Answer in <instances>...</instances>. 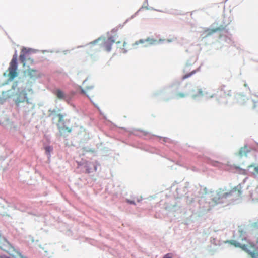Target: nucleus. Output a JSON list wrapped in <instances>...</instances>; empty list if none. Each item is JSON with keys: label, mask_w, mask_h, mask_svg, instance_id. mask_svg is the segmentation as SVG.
<instances>
[{"label": "nucleus", "mask_w": 258, "mask_h": 258, "mask_svg": "<svg viewBox=\"0 0 258 258\" xmlns=\"http://www.w3.org/2000/svg\"><path fill=\"white\" fill-rule=\"evenodd\" d=\"M60 111V109L58 110L53 109H49L48 111L49 116H54L56 115L58 118V123L57 124V126L59 130V132L61 134H63L65 133H70L72 132V127L67 126L64 125V119L63 118L66 116V114H63L61 113H57L58 112Z\"/></svg>", "instance_id": "1"}, {"label": "nucleus", "mask_w": 258, "mask_h": 258, "mask_svg": "<svg viewBox=\"0 0 258 258\" xmlns=\"http://www.w3.org/2000/svg\"><path fill=\"white\" fill-rule=\"evenodd\" d=\"M228 198V192L220 188L213 193L211 200L215 204L223 203L224 200Z\"/></svg>", "instance_id": "2"}, {"label": "nucleus", "mask_w": 258, "mask_h": 258, "mask_svg": "<svg viewBox=\"0 0 258 258\" xmlns=\"http://www.w3.org/2000/svg\"><path fill=\"white\" fill-rule=\"evenodd\" d=\"M17 55L15 54L13 56L11 60L9 67L8 68V71L9 72L8 76L10 80H13L18 75L17 73Z\"/></svg>", "instance_id": "3"}, {"label": "nucleus", "mask_w": 258, "mask_h": 258, "mask_svg": "<svg viewBox=\"0 0 258 258\" xmlns=\"http://www.w3.org/2000/svg\"><path fill=\"white\" fill-rule=\"evenodd\" d=\"M227 192L228 198L232 197L233 199H238L241 196L242 186L241 184H238Z\"/></svg>", "instance_id": "4"}, {"label": "nucleus", "mask_w": 258, "mask_h": 258, "mask_svg": "<svg viewBox=\"0 0 258 258\" xmlns=\"http://www.w3.org/2000/svg\"><path fill=\"white\" fill-rule=\"evenodd\" d=\"M88 80L86 79L84 81L83 85L84 86V88H82L81 89V92L82 94L86 95L88 97H93L94 96V87L93 85L87 86Z\"/></svg>", "instance_id": "5"}, {"label": "nucleus", "mask_w": 258, "mask_h": 258, "mask_svg": "<svg viewBox=\"0 0 258 258\" xmlns=\"http://www.w3.org/2000/svg\"><path fill=\"white\" fill-rule=\"evenodd\" d=\"M225 27L223 26H220V27L214 29H206L202 32L201 37L203 39L205 38L218 31H223Z\"/></svg>", "instance_id": "6"}, {"label": "nucleus", "mask_w": 258, "mask_h": 258, "mask_svg": "<svg viewBox=\"0 0 258 258\" xmlns=\"http://www.w3.org/2000/svg\"><path fill=\"white\" fill-rule=\"evenodd\" d=\"M190 66L189 65H186L183 70V72L185 73V74L182 76L181 79L182 80H185L187 79L188 78L190 77L193 75L196 74L197 72H199L200 70L199 68H198L197 69L192 70H191L190 68Z\"/></svg>", "instance_id": "7"}, {"label": "nucleus", "mask_w": 258, "mask_h": 258, "mask_svg": "<svg viewBox=\"0 0 258 258\" xmlns=\"http://www.w3.org/2000/svg\"><path fill=\"white\" fill-rule=\"evenodd\" d=\"M53 94L59 100H63L68 103L70 101V98L68 96L60 89H56L53 91Z\"/></svg>", "instance_id": "8"}, {"label": "nucleus", "mask_w": 258, "mask_h": 258, "mask_svg": "<svg viewBox=\"0 0 258 258\" xmlns=\"http://www.w3.org/2000/svg\"><path fill=\"white\" fill-rule=\"evenodd\" d=\"M100 39H98L96 41L91 43L86 48V52L87 53L90 55H92L95 52L97 51V48H95L96 46V43L99 41Z\"/></svg>", "instance_id": "9"}, {"label": "nucleus", "mask_w": 258, "mask_h": 258, "mask_svg": "<svg viewBox=\"0 0 258 258\" xmlns=\"http://www.w3.org/2000/svg\"><path fill=\"white\" fill-rule=\"evenodd\" d=\"M27 74L29 77L33 79H36L41 76V73L38 70L33 69H28Z\"/></svg>", "instance_id": "10"}, {"label": "nucleus", "mask_w": 258, "mask_h": 258, "mask_svg": "<svg viewBox=\"0 0 258 258\" xmlns=\"http://www.w3.org/2000/svg\"><path fill=\"white\" fill-rule=\"evenodd\" d=\"M115 43V40L112 39V38L110 37L108 39L104 40L103 43V47L104 49L109 52L111 49L112 45Z\"/></svg>", "instance_id": "11"}, {"label": "nucleus", "mask_w": 258, "mask_h": 258, "mask_svg": "<svg viewBox=\"0 0 258 258\" xmlns=\"http://www.w3.org/2000/svg\"><path fill=\"white\" fill-rule=\"evenodd\" d=\"M219 91L221 96H231L232 95L231 90L225 85L221 86L219 89Z\"/></svg>", "instance_id": "12"}, {"label": "nucleus", "mask_w": 258, "mask_h": 258, "mask_svg": "<svg viewBox=\"0 0 258 258\" xmlns=\"http://www.w3.org/2000/svg\"><path fill=\"white\" fill-rule=\"evenodd\" d=\"M26 102L29 103V99L27 97V94L25 93H20L18 97L16 100V103L19 104L20 103Z\"/></svg>", "instance_id": "13"}, {"label": "nucleus", "mask_w": 258, "mask_h": 258, "mask_svg": "<svg viewBox=\"0 0 258 258\" xmlns=\"http://www.w3.org/2000/svg\"><path fill=\"white\" fill-rule=\"evenodd\" d=\"M28 52L27 50L24 48L21 50V54L19 57L20 61L24 64L25 63L26 59L28 56Z\"/></svg>", "instance_id": "14"}, {"label": "nucleus", "mask_w": 258, "mask_h": 258, "mask_svg": "<svg viewBox=\"0 0 258 258\" xmlns=\"http://www.w3.org/2000/svg\"><path fill=\"white\" fill-rule=\"evenodd\" d=\"M156 42V40H154L153 39L150 38H147V39L143 40L141 39L138 41H136L135 43V45H138L141 43H144L145 42H148L150 44H154Z\"/></svg>", "instance_id": "15"}, {"label": "nucleus", "mask_w": 258, "mask_h": 258, "mask_svg": "<svg viewBox=\"0 0 258 258\" xmlns=\"http://www.w3.org/2000/svg\"><path fill=\"white\" fill-rule=\"evenodd\" d=\"M249 151H250L248 150L247 146L245 145L240 149L238 152V155L240 157L246 156Z\"/></svg>", "instance_id": "16"}, {"label": "nucleus", "mask_w": 258, "mask_h": 258, "mask_svg": "<svg viewBox=\"0 0 258 258\" xmlns=\"http://www.w3.org/2000/svg\"><path fill=\"white\" fill-rule=\"evenodd\" d=\"M116 43L117 45H118V44H119L120 43H122L123 44V47L122 48L120 47V49L122 50V52L123 53H125L127 51L126 48H125V46L126 45V42L124 41H117V42H116Z\"/></svg>", "instance_id": "17"}, {"label": "nucleus", "mask_w": 258, "mask_h": 258, "mask_svg": "<svg viewBox=\"0 0 258 258\" xmlns=\"http://www.w3.org/2000/svg\"><path fill=\"white\" fill-rule=\"evenodd\" d=\"M45 150L46 154L47 155L50 156V153L53 150V148L51 146H47L45 147Z\"/></svg>", "instance_id": "18"}, {"label": "nucleus", "mask_w": 258, "mask_h": 258, "mask_svg": "<svg viewBox=\"0 0 258 258\" xmlns=\"http://www.w3.org/2000/svg\"><path fill=\"white\" fill-rule=\"evenodd\" d=\"M251 167L254 168V174L258 175V164L256 166H254V165L251 164L248 166V168H250Z\"/></svg>", "instance_id": "19"}, {"label": "nucleus", "mask_w": 258, "mask_h": 258, "mask_svg": "<svg viewBox=\"0 0 258 258\" xmlns=\"http://www.w3.org/2000/svg\"><path fill=\"white\" fill-rule=\"evenodd\" d=\"M186 96V94L184 93H178L176 94L177 98H184Z\"/></svg>", "instance_id": "20"}, {"label": "nucleus", "mask_w": 258, "mask_h": 258, "mask_svg": "<svg viewBox=\"0 0 258 258\" xmlns=\"http://www.w3.org/2000/svg\"><path fill=\"white\" fill-rule=\"evenodd\" d=\"M198 93L201 96H204L205 94H207V92H204L202 89H198Z\"/></svg>", "instance_id": "21"}, {"label": "nucleus", "mask_w": 258, "mask_h": 258, "mask_svg": "<svg viewBox=\"0 0 258 258\" xmlns=\"http://www.w3.org/2000/svg\"><path fill=\"white\" fill-rule=\"evenodd\" d=\"M163 258H173V255L172 253H167L165 254Z\"/></svg>", "instance_id": "22"}, {"label": "nucleus", "mask_w": 258, "mask_h": 258, "mask_svg": "<svg viewBox=\"0 0 258 258\" xmlns=\"http://www.w3.org/2000/svg\"><path fill=\"white\" fill-rule=\"evenodd\" d=\"M126 202L127 203H128L129 204H133V205H135V203L134 201H131V200H126Z\"/></svg>", "instance_id": "23"}, {"label": "nucleus", "mask_w": 258, "mask_h": 258, "mask_svg": "<svg viewBox=\"0 0 258 258\" xmlns=\"http://www.w3.org/2000/svg\"><path fill=\"white\" fill-rule=\"evenodd\" d=\"M21 258H26L25 257H24L23 256H21Z\"/></svg>", "instance_id": "24"}]
</instances>
